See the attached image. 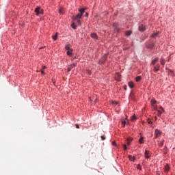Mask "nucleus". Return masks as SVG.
I'll return each mask as SVG.
<instances>
[{
    "label": "nucleus",
    "mask_w": 175,
    "mask_h": 175,
    "mask_svg": "<svg viewBox=\"0 0 175 175\" xmlns=\"http://www.w3.org/2000/svg\"><path fill=\"white\" fill-rule=\"evenodd\" d=\"M91 38H92V39H98V36L96 35V33H92L91 34Z\"/></svg>",
    "instance_id": "nucleus-13"
},
{
    "label": "nucleus",
    "mask_w": 175,
    "mask_h": 175,
    "mask_svg": "<svg viewBox=\"0 0 175 175\" xmlns=\"http://www.w3.org/2000/svg\"><path fill=\"white\" fill-rule=\"evenodd\" d=\"M159 146L160 147H162V146H163V140L159 142Z\"/></svg>",
    "instance_id": "nucleus-27"
},
{
    "label": "nucleus",
    "mask_w": 175,
    "mask_h": 175,
    "mask_svg": "<svg viewBox=\"0 0 175 175\" xmlns=\"http://www.w3.org/2000/svg\"><path fill=\"white\" fill-rule=\"evenodd\" d=\"M76 66V64H72L70 66V67L68 68V72H70V70L72 69V68H75Z\"/></svg>",
    "instance_id": "nucleus-10"
},
{
    "label": "nucleus",
    "mask_w": 175,
    "mask_h": 175,
    "mask_svg": "<svg viewBox=\"0 0 175 175\" xmlns=\"http://www.w3.org/2000/svg\"><path fill=\"white\" fill-rule=\"evenodd\" d=\"M157 175H159V172H157Z\"/></svg>",
    "instance_id": "nucleus-43"
},
{
    "label": "nucleus",
    "mask_w": 175,
    "mask_h": 175,
    "mask_svg": "<svg viewBox=\"0 0 175 175\" xmlns=\"http://www.w3.org/2000/svg\"><path fill=\"white\" fill-rule=\"evenodd\" d=\"M113 27L115 28V30L116 31V32H120V29L119 27H117V24H113Z\"/></svg>",
    "instance_id": "nucleus-14"
},
{
    "label": "nucleus",
    "mask_w": 175,
    "mask_h": 175,
    "mask_svg": "<svg viewBox=\"0 0 175 175\" xmlns=\"http://www.w3.org/2000/svg\"><path fill=\"white\" fill-rule=\"evenodd\" d=\"M159 68H160L159 64H157V65L154 67V72H158V71L159 70Z\"/></svg>",
    "instance_id": "nucleus-11"
},
{
    "label": "nucleus",
    "mask_w": 175,
    "mask_h": 175,
    "mask_svg": "<svg viewBox=\"0 0 175 175\" xmlns=\"http://www.w3.org/2000/svg\"><path fill=\"white\" fill-rule=\"evenodd\" d=\"M89 98L90 99V100H92L91 99V97H90Z\"/></svg>",
    "instance_id": "nucleus-44"
},
{
    "label": "nucleus",
    "mask_w": 175,
    "mask_h": 175,
    "mask_svg": "<svg viewBox=\"0 0 175 175\" xmlns=\"http://www.w3.org/2000/svg\"><path fill=\"white\" fill-rule=\"evenodd\" d=\"M160 62H161V65H165V59L161 58L160 60Z\"/></svg>",
    "instance_id": "nucleus-21"
},
{
    "label": "nucleus",
    "mask_w": 175,
    "mask_h": 175,
    "mask_svg": "<svg viewBox=\"0 0 175 175\" xmlns=\"http://www.w3.org/2000/svg\"><path fill=\"white\" fill-rule=\"evenodd\" d=\"M71 27L73 29H77V25L75 23L71 24Z\"/></svg>",
    "instance_id": "nucleus-18"
},
{
    "label": "nucleus",
    "mask_w": 175,
    "mask_h": 175,
    "mask_svg": "<svg viewBox=\"0 0 175 175\" xmlns=\"http://www.w3.org/2000/svg\"><path fill=\"white\" fill-rule=\"evenodd\" d=\"M137 169H140V170L142 169V168L140 167V165H138L137 167Z\"/></svg>",
    "instance_id": "nucleus-36"
},
{
    "label": "nucleus",
    "mask_w": 175,
    "mask_h": 175,
    "mask_svg": "<svg viewBox=\"0 0 175 175\" xmlns=\"http://www.w3.org/2000/svg\"><path fill=\"white\" fill-rule=\"evenodd\" d=\"M136 119H137L136 116L134 115L131 116V121H136Z\"/></svg>",
    "instance_id": "nucleus-25"
},
{
    "label": "nucleus",
    "mask_w": 175,
    "mask_h": 175,
    "mask_svg": "<svg viewBox=\"0 0 175 175\" xmlns=\"http://www.w3.org/2000/svg\"><path fill=\"white\" fill-rule=\"evenodd\" d=\"M35 12L36 13L37 16L38 14H43V10L40 9V8H37L35 9Z\"/></svg>",
    "instance_id": "nucleus-3"
},
{
    "label": "nucleus",
    "mask_w": 175,
    "mask_h": 175,
    "mask_svg": "<svg viewBox=\"0 0 175 175\" xmlns=\"http://www.w3.org/2000/svg\"><path fill=\"white\" fill-rule=\"evenodd\" d=\"M76 66V64H72L70 66V67L68 68V72H70V70L72 69V68H75Z\"/></svg>",
    "instance_id": "nucleus-9"
},
{
    "label": "nucleus",
    "mask_w": 175,
    "mask_h": 175,
    "mask_svg": "<svg viewBox=\"0 0 175 175\" xmlns=\"http://www.w3.org/2000/svg\"><path fill=\"white\" fill-rule=\"evenodd\" d=\"M101 139H102V140H105L106 139V137H105V135H102Z\"/></svg>",
    "instance_id": "nucleus-32"
},
{
    "label": "nucleus",
    "mask_w": 175,
    "mask_h": 175,
    "mask_svg": "<svg viewBox=\"0 0 175 175\" xmlns=\"http://www.w3.org/2000/svg\"><path fill=\"white\" fill-rule=\"evenodd\" d=\"M88 13H86V17H88Z\"/></svg>",
    "instance_id": "nucleus-42"
},
{
    "label": "nucleus",
    "mask_w": 175,
    "mask_h": 175,
    "mask_svg": "<svg viewBox=\"0 0 175 175\" xmlns=\"http://www.w3.org/2000/svg\"><path fill=\"white\" fill-rule=\"evenodd\" d=\"M94 102H96V100H95Z\"/></svg>",
    "instance_id": "nucleus-47"
},
{
    "label": "nucleus",
    "mask_w": 175,
    "mask_h": 175,
    "mask_svg": "<svg viewBox=\"0 0 175 175\" xmlns=\"http://www.w3.org/2000/svg\"><path fill=\"white\" fill-rule=\"evenodd\" d=\"M126 36H131L132 35V31H127L125 33Z\"/></svg>",
    "instance_id": "nucleus-16"
},
{
    "label": "nucleus",
    "mask_w": 175,
    "mask_h": 175,
    "mask_svg": "<svg viewBox=\"0 0 175 175\" xmlns=\"http://www.w3.org/2000/svg\"><path fill=\"white\" fill-rule=\"evenodd\" d=\"M135 84L133 83V82H129V86L130 87V88H133Z\"/></svg>",
    "instance_id": "nucleus-19"
},
{
    "label": "nucleus",
    "mask_w": 175,
    "mask_h": 175,
    "mask_svg": "<svg viewBox=\"0 0 175 175\" xmlns=\"http://www.w3.org/2000/svg\"><path fill=\"white\" fill-rule=\"evenodd\" d=\"M124 88L125 91H126V85H124Z\"/></svg>",
    "instance_id": "nucleus-39"
},
{
    "label": "nucleus",
    "mask_w": 175,
    "mask_h": 175,
    "mask_svg": "<svg viewBox=\"0 0 175 175\" xmlns=\"http://www.w3.org/2000/svg\"><path fill=\"white\" fill-rule=\"evenodd\" d=\"M85 10L84 9H81L79 10V13H78L75 17V20H80L81 18V16H83V13H84Z\"/></svg>",
    "instance_id": "nucleus-2"
},
{
    "label": "nucleus",
    "mask_w": 175,
    "mask_h": 175,
    "mask_svg": "<svg viewBox=\"0 0 175 175\" xmlns=\"http://www.w3.org/2000/svg\"><path fill=\"white\" fill-rule=\"evenodd\" d=\"M155 138L159 137L162 135V132L158 129H156L154 131Z\"/></svg>",
    "instance_id": "nucleus-4"
},
{
    "label": "nucleus",
    "mask_w": 175,
    "mask_h": 175,
    "mask_svg": "<svg viewBox=\"0 0 175 175\" xmlns=\"http://www.w3.org/2000/svg\"><path fill=\"white\" fill-rule=\"evenodd\" d=\"M158 35H159V31H158L157 33H154L152 34V35L150 36V38H157V37L158 36Z\"/></svg>",
    "instance_id": "nucleus-12"
},
{
    "label": "nucleus",
    "mask_w": 175,
    "mask_h": 175,
    "mask_svg": "<svg viewBox=\"0 0 175 175\" xmlns=\"http://www.w3.org/2000/svg\"><path fill=\"white\" fill-rule=\"evenodd\" d=\"M75 126H76V128H77V129H79V128H80V126H79V124H75Z\"/></svg>",
    "instance_id": "nucleus-35"
},
{
    "label": "nucleus",
    "mask_w": 175,
    "mask_h": 175,
    "mask_svg": "<svg viewBox=\"0 0 175 175\" xmlns=\"http://www.w3.org/2000/svg\"><path fill=\"white\" fill-rule=\"evenodd\" d=\"M123 148H124V150H126V144H123Z\"/></svg>",
    "instance_id": "nucleus-33"
},
{
    "label": "nucleus",
    "mask_w": 175,
    "mask_h": 175,
    "mask_svg": "<svg viewBox=\"0 0 175 175\" xmlns=\"http://www.w3.org/2000/svg\"><path fill=\"white\" fill-rule=\"evenodd\" d=\"M66 50L67 55H69V57H73V55H75V52L73 51V48L70 47V45L66 46Z\"/></svg>",
    "instance_id": "nucleus-1"
},
{
    "label": "nucleus",
    "mask_w": 175,
    "mask_h": 175,
    "mask_svg": "<svg viewBox=\"0 0 175 175\" xmlns=\"http://www.w3.org/2000/svg\"><path fill=\"white\" fill-rule=\"evenodd\" d=\"M42 69H46V66H42Z\"/></svg>",
    "instance_id": "nucleus-40"
},
{
    "label": "nucleus",
    "mask_w": 175,
    "mask_h": 175,
    "mask_svg": "<svg viewBox=\"0 0 175 175\" xmlns=\"http://www.w3.org/2000/svg\"><path fill=\"white\" fill-rule=\"evenodd\" d=\"M78 25H81V21L80 19H76Z\"/></svg>",
    "instance_id": "nucleus-26"
},
{
    "label": "nucleus",
    "mask_w": 175,
    "mask_h": 175,
    "mask_svg": "<svg viewBox=\"0 0 175 175\" xmlns=\"http://www.w3.org/2000/svg\"><path fill=\"white\" fill-rule=\"evenodd\" d=\"M144 157L145 158H150V152H148V150H146L145 152H144Z\"/></svg>",
    "instance_id": "nucleus-6"
},
{
    "label": "nucleus",
    "mask_w": 175,
    "mask_h": 175,
    "mask_svg": "<svg viewBox=\"0 0 175 175\" xmlns=\"http://www.w3.org/2000/svg\"><path fill=\"white\" fill-rule=\"evenodd\" d=\"M53 84H55V82H53Z\"/></svg>",
    "instance_id": "nucleus-45"
},
{
    "label": "nucleus",
    "mask_w": 175,
    "mask_h": 175,
    "mask_svg": "<svg viewBox=\"0 0 175 175\" xmlns=\"http://www.w3.org/2000/svg\"><path fill=\"white\" fill-rule=\"evenodd\" d=\"M148 124H152V122H151V120H150V119L148 120Z\"/></svg>",
    "instance_id": "nucleus-34"
},
{
    "label": "nucleus",
    "mask_w": 175,
    "mask_h": 175,
    "mask_svg": "<svg viewBox=\"0 0 175 175\" xmlns=\"http://www.w3.org/2000/svg\"><path fill=\"white\" fill-rule=\"evenodd\" d=\"M112 145H113V146H116V142H112Z\"/></svg>",
    "instance_id": "nucleus-38"
},
{
    "label": "nucleus",
    "mask_w": 175,
    "mask_h": 175,
    "mask_svg": "<svg viewBox=\"0 0 175 175\" xmlns=\"http://www.w3.org/2000/svg\"><path fill=\"white\" fill-rule=\"evenodd\" d=\"M125 124H126L125 120H122V126H124Z\"/></svg>",
    "instance_id": "nucleus-29"
},
{
    "label": "nucleus",
    "mask_w": 175,
    "mask_h": 175,
    "mask_svg": "<svg viewBox=\"0 0 175 175\" xmlns=\"http://www.w3.org/2000/svg\"><path fill=\"white\" fill-rule=\"evenodd\" d=\"M59 13H60V14L64 13V9H62V8L60 9V10H59Z\"/></svg>",
    "instance_id": "nucleus-30"
},
{
    "label": "nucleus",
    "mask_w": 175,
    "mask_h": 175,
    "mask_svg": "<svg viewBox=\"0 0 175 175\" xmlns=\"http://www.w3.org/2000/svg\"><path fill=\"white\" fill-rule=\"evenodd\" d=\"M135 80L137 82H139L142 80V77L140 76H137L136 78H135Z\"/></svg>",
    "instance_id": "nucleus-22"
},
{
    "label": "nucleus",
    "mask_w": 175,
    "mask_h": 175,
    "mask_svg": "<svg viewBox=\"0 0 175 175\" xmlns=\"http://www.w3.org/2000/svg\"><path fill=\"white\" fill-rule=\"evenodd\" d=\"M129 158L130 161H133V157H132V156H129Z\"/></svg>",
    "instance_id": "nucleus-31"
},
{
    "label": "nucleus",
    "mask_w": 175,
    "mask_h": 175,
    "mask_svg": "<svg viewBox=\"0 0 175 175\" xmlns=\"http://www.w3.org/2000/svg\"><path fill=\"white\" fill-rule=\"evenodd\" d=\"M150 103L152 106H154V105H155V103H157V100H155L154 99L151 100Z\"/></svg>",
    "instance_id": "nucleus-23"
},
{
    "label": "nucleus",
    "mask_w": 175,
    "mask_h": 175,
    "mask_svg": "<svg viewBox=\"0 0 175 175\" xmlns=\"http://www.w3.org/2000/svg\"><path fill=\"white\" fill-rule=\"evenodd\" d=\"M57 36H58V33H56L55 35L53 36L52 38H53V40H57Z\"/></svg>",
    "instance_id": "nucleus-20"
},
{
    "label": "nucleus",
    "mask_w": 175,
    "mask_h": 175,
    "mask_svg": "<svg viewBox=\"0 0 175 175\" xmlns=\"http://www.w3.org/2000/svg\"><path fill=\"white\" fill-rule=\"evenodd\" d=\"M76 66V64H72L70 66V67L68 68V72H70V70L72 69V68H75Z\"/></svg>",
    "instance_id": "nucleus-8"
},
{
    "label": "nucleus",
    "mask_w": 175,
    "mask_h": 175,
    "mask_svg": "<svg viewBox=\"0 0 175 175\" xmlns=\"http://www.w3.org/2000/svg\"><path fill=\"white\" fill-rule=\"evenodd\" d=\"M144 137H142L139 139V143H140V144H143V143H144V142H143L144 140Z\"/></svg>",
    "instance_id": "nucleus-24"
},
{
    "label": "nucleus",
    "mask_w": 175,
    "mask_h": 175,
    "mask_svg": "<svg viewBox=\"0 0 175 175\" xmlns=\"http://www.w3.org/2000/svg\"><path fill=\"white\" fill-rule=\"evenodd\" d=\"M160 109L163 110V108L162 107H160Z\"/></svg>",
    "instance_id": "nucleus-41"
},
{
    "label": "nucleus",
    "mask_w": 175,
    "mask_h": 175,
    "mask_svg": "<svg viewBox=\"0 0 175 175\" xmlns=\"http://www.w3.org/2000/svg\"><path fill=\"white\" fill-rule=\"evenodd\" d=\"M41 75H44V71L42 70L41 71Z\"/></svg>",
    "instance_id": "nucleus-37"
},
{
    "label": "nucleus",
    "mask_w": 175,
    "mask_h": 175,
    "mask_svg": "<svg viewBox=\"0 0 175 175\" xmlns=\"http://www.w3.org/2000/svg\"><path fill=\"white\" fill-rule=\"evenodd\" d=\"M157 62H158V57L154 58L152 61V65H155V64H157Z\"/></svg>",
    "instance_id": "nucleus-15"
},
{
    "label": "nucleus",
    "mask_w": 175,
    "mask_h": 175,
    "mask_svg": "<svg viewBox=\"0 0 175 175\" xmlns=\"http://www.w3.org/2000/svg\"><path fill=\"white\" fill-rule=\"evenodd\" d=\"M155 120H157V116H155Z\"/></svg>",
    "instance_id": "nucleus-46"
},
{
    "label": "nucleus",
    "mask_w": 175,
    "mask_h": 175,
    "mask_svg": "<svg viewBox=\"0 0 175 175\" xmlns=\"http://www.w3.org/2000/svg\"><path fill=\"white\" fill-rule=\"evenodd\" d=\"M138 29H139V31H140V32H144V31H146V27H144V25H140L139 26Z\"/></svg>",
    "instance_id": "nucleus-5"
},
{
    "label": "nucleus",
    "mask_w": 175,
    "mask_h": 175,
    "mask_svg": "<svg viewBox=\"0 0 175 175\" xmlns=\"http://www.w3.org/2000/svg\"><path fill=\"white\" fill-rule=\"evenodd\" d=\"M164 169H165V172L167 173V172L170 170V166L169 165V164H166Z\"/></svg>",
    "instance_id": "nucleus-7"
},
{
    "label": "nucleus",
    "mask_w": 175,
    "mask_h": 175,
    "mask_svg": "<svg viewBox=\"0 0 175 175\" xmlns=\"http://www.w3.org/2000/svg\"><path fill=\"white\" fill-rule=\"evenodd\" d=\"M161 114H162V111L159 110L157 113L158 117H161Z\"/></svg>",
    "instance_id": "nucleus-28"
},
{
    "label": "nucleus",
    "mask_w": 175,
    "mask_h": 175,
    "mask_svg": "<svg viewBox=\"0 0 175 175\" xmlns=\"http://www.w3.org/2000/svg\"><path fill=\"white\" fill-rule=\"evenodd\" d=\"M132 140H133L132 138L127 139L126 140L127 146H129L131 144V142H132Z\"/></svg>",
    "instance_id": "nucleus-17"
}]
</instances>
